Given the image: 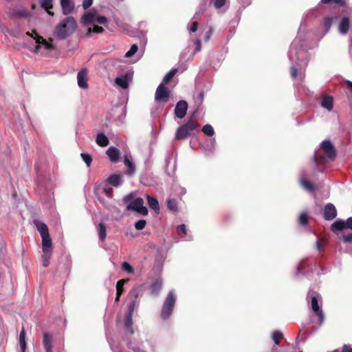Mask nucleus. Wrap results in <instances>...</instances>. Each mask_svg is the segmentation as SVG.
Returning a JSON list of instances; mask_svg holds the SVG:
<instances>
[{"label":"nucleus","mask_w":352,"mask_h":352,"mask_svg":"<svg viewBox=\"0 0 352 352\" xmlns=\"http://www.w3.org/2000/svg\"><path fill=\"white\" fill-rule=\"evenodd\" d=\"M305 41L299 37L292 43L288 52V57L291 62L290 73L292 78L298 76L300 79L305 77V71L308 65L310 55L304 47Z\"/></svg>","instance_id":"f257e3e1"},{"label":"nucleus","mask_w":352,"mask_h":352,"mask_svg":"<svg viewBox=\"0 0 352 352\" xmlns=\"http://www.w3.org/2000/svg\"><path fill=\"white\" fill-rule=\"evenodd\" d=\"M322 298L318 294L311 297L310 307L314 314L318 318H312L309 321V324H314V331L318 329L323 324L325 320V316L322 309Z\"/></svg>","instance_id":"f03ea898"},{"label":"nucleus","mask_w":352,"mask_h":352,"mask_svg":"<svg viewBox=\"0 0 352 352\" xmlns=\"http://www.w3.org/2000/svg\"><path fill=\"white\" fill-rule=\"evenodd\" d=\"M336 156V149L330 140H326L321 142L320 148L314 155L317 164H324L328 160H334Z\"/></svg>","instance_id":"7ed1b4c3"},{"label":"nucleus","mask_w":352,"mask_h":352,"mask_svg":"<svg viewBox=\"0 0 352 352\" xmlns=\"http://www.w3.org/2000/svg\"><path fill=\"white\" fill-rule=\"evenodd\" d=\"M76 29V22L73 16H68L63 19L56 27L54 35L60 40L66 38L73 34Z\"/></svg>","instance_id":"20e7f679"},{"label":"nucleus","mask_w":352,"mask_h":352,"mask_svg":"<svg viewBox=\"0 0 352 352\" xmlns=\"http://www.w3.org/2000/svg\"><path fill=\"white\" fill-rule=\"evenodd\" d=\"M177 297L174 291H170L166 296L162 307L161 318L163 320L168 319L172 315Z\"/></svg>","instance_id":"39448f33"},{"label":"nucleus","mask_w":352,"mask_h":352,"mask_svg":"<svg viewBox=\"0 0 352 352\" xmlns=\"http://www.w3.org/2000/svg\"><path fill=\"white\" fill-rule=\"evenodd\" d=\"M197 126V122L192 118H190L185 124L177 129L175 133V139H186L192 133Z\"/></svg>","instance_id":"423d86ee"},{"label":"nucleus","mask_w":352,"mask_h":352,"mask_svg":"<svg viewBox=\"0 0 352 352\" xmlns=\"http://www.w3.org/2000/svg\"><path fill=\"white\" fill-rule=\"evenodd\" d=\"M26 36L30 37L32 41L34 42V45L32 46H29V49L33 51L34 53H39L40 49L41 47H44L45 50H52L53 49V45L51 43L47 42L42 37L36 35V37H34L30 32L26 33Z\"/></svg>","instance_id":"0eeeda50"},{"label":"nucleus","mask_w":352,"mask_h":352,"mask_svg":"<svg viewBox=\"0 0 352 352\" xmlns=\"http://www.w3.org/2000/svg\"><path fill=\"white\" fill-rule=\"evenodd\" d=\"M127 210H133L142 215L148 214V209L144 206V200L141 197H138L131 201L126 206Z\"/></svg>","instance_id":"6e6552de"},{"label":"nucleus","mask_w":352,"mask_h":352,"mask_svg":"<svg viewBox=\"0 0 352 352\" xmlns=\"http://www.w3.org/2000/svg\"><path fill=\"white\" fill-rule=\"evenodd\" d=\"M208 0H203L202 2L200 3L197 10L196 11L195 14L193 16V19L195 21L190 23L188 26V29L190 32H195L197 30L198 26V22L197 21L200 19L204 14V12L206 7Z\"/></svg>","instance_id":"1a4fd4ad"},{"label":"nucleus","mask_w":352,"mask_h":352,"mask_svg":"<svg viewBox=\"0 0 352 352\" xmlns=\"http://www.w3.org/2000/svg\"><path fill=\"white\" fill-rule=\"evenodd\" d=\"M170 95V90L163 83H160L155 91V100L158 102H167Z\"/></svg>","instance_id":"9d476101"},{"label":"nucleus","mask_w":352,"mask_h":352,"mask_svg":"<svg viewBox=\"0 0 352 352\" xmlns=\"http://www.w3.org/2000/svg\"><path fill=\"white\" fill-rule=\"evenodd\" d=\"M133 72L128 70L124 75H120L116 78L115 82L122 89H126L129 87L133 77Z\"/></svg>","instance_id":"9b49d317"},{"label":"nucleus","mask_w":352,"mask_h":352,"mask_svg":"<svg viewBox=\"0 0 352 352\" xmlns=\"http://www.w3.org/2000/svg\"><path fill=\"white\" fill-rule=\"evenodd\" d=\"M188 110V103L185 100H179L178 102H177L175 107V115L177 118L179 119L184 118L186 115Z\"/></svg>","instance_id":"f8f14e48"},{"label":"nucleus","mask_w":352,"mask_h":352,"mask_svg":"<svg viewBox=\"0 0 352 352\" xmlns=\"http://www.w3.org/2000/svg\"><path fill=\"white\" fill-rule=\"evenodd\" d=\"M337 216V210L335 206L329 203L324 208V219L327 221L333 220Z\"/></svg>","instance_id":"ddd939ff"},{"label":"nucleus","mask_w":352,"mask_h":352,"mask_svg":"<svg viewBox=\"0 0 352 352\" xmlns=\"http://www.w3.org/2000/svg\"><path fill=\"white\" fill-rule=\"evenodd\" d=\"M87 69L86 68H84L81 69L80 72H78L77 74V81L79 87L82 89H87Z\"/></svg>","instance_id":"4468645a"},{"label":"nucleus","mask_w":352,"mask_h":352,"mask_svg":"<svg viewBox=\"0 0 352 352\" xmlns=\"http://www.w3.org/2000/svg\"><path fill=\"white\" fill-rule=\"evenodd\" d=\"M60 3L63 14L68 15L73 12L75 3L72 0H60Z\"/></svg>","instance_id":"2eb2a0df"},{"label":"nucleus","mask_w":352,"mask_h":352,"mask_svg":"<svg viewBox=\"0 0 352 352\" xmlns=\"http://www.w3.org/2000/svg\"><path fill=\"white\" fill-rule=\"evenodd\" d=\"M349 26H350L349 19L346 16L343 17L341 19L339 26H338L339 32L342 35L346 34L349 31Z\"/></svg>","instance_id":"dca6fc26"},{"label":"nucleus","mask_w":352,"mask_h":352,"mask_svg":"<svg viewBox=\"0 0 352 352\" xmlns=\"http://www.w3.org/2000/svg\"><path fill=\"white\" fill-rule=\"evenodd\" d=\"M106 153L111 162H116L118 161L120 153L117 148L111 146L107 150Z\"/></svg>","instance_id":"f3484780"},{"label":"nucleus","mask_w":352,"mask_h":352,"mask_svg":"<svg viewBox=\"0 0 352 352\" xmlns=\"http://www.w3.org/2000/svg\"><path fill=\"white\" fill-rule=\"evenodd\" d=\"M96 17V12H86L82 17L81 22L84 25H89L95 23Z\"/></svg>","instance_id":"a211bd4d"},{"label":"nucleus","mask_w":352,"mask_h":352,"mask_svg":"<svg viewBox=\"0 0 352 352\" xmlns=\"http://www.w3.org/2000/svg\"><path fill=\"white\" fill-rule=\"evenodd\" d=\"M42 238V250L43 252H51L52 250V239L50 234L41 236Z\"/></svg>","instance_id":"6ab92c4d"},{"label":"nucleus","mask_w":352,"mask_h":352,"mask_svg":"<svg viewBox=\"0 0 352 352\" xmlns=\"http://www.w3.org/2000/svg\"><path fill=\"white\" fill-rule=\"evenodd\" d=\"M43 346L45 350V352H51L52 349V335L45 332L43 333Z\"/></svg>","instance_id":"aec40b11"},{"label":"nucleus","mask_w":352,"mask_h":352,"mask_svg":"<svg viewBox=\"0 0 352 352\" xmlns=\"http://www.w3.org/2000/svg\"><path fill=\"white\" fill-rule=\"evenodd\" d=\"M106 182L113 187H118L122 183V176L120 175H111L107 178Z\"/></svg>","instance_id":"412c9836"},{"label":"nucleus","mask_w":352,"mask_h":352,"mask_svg":"<svg viewBox=\"0 0 352 352\" xmlns=\"http://www.w3.org/2000/svg\"><path fill=\"white\" fill-rule=\"evenodd\" d=\"M300 186L307 191L313 192L314 191V187L313 184L308 181L305 175H302L300 178Z\"/></svg>","instance_id":"4be33fe9"},{"label":"nucleus","mask_w":352,"mask_h":352,"mask_svg":"<svg viewBox=\"0 0 352 352\" xmlns=\"http://www.w3.org/2000/svg\"><path fill=\"white\" fill-rule=\"evenodd\" d=\"M133 315H131L130 314H126L124 317V328L127 333L130 334H133L134 333L133 329V319H132Z\"/></svg>","instance_id":"5701e85b"},{"label":"nucleus","mask_w":352,"mask_h":352,"mask_svg":"<svg viewBox=\"0 0 352 352\" xmlns=\"http://www.w3.org/2000/svg\"><path fill=\"white\" fill-rule=\"evenodd\" d=\"M146 200L149 207L153 210L157 214L160 212V208L157 199L148 195H146Z\"/></svg>","instance_id":"b1692460"},{"label":"nucleus","mask_w":352,"mask_h":352,"mask_svg":"<svg viewBox=\"0 0 352 352\" xmlns=\"http://www.w3.org/2000/svg\"><path fill=\"white\" fill-rule=\"evenodd\" d=\"M163 280L161 277H159L154 283L151 285V294L153 296H157L162 287Z\"/></svg>","instance_id":"393cba45"},{"label":"nucleus","mask_w":352,"mask_h":352,"mask_svg":"<svg viewBox=\"0 0 352 352\" xmlns=\"http://www.w3.org/2000/svg\"><path fill=\"white\" fill-rule=\"evenodd\" d=\"M38 231L39 232L41 236L50 234L47 225L38 220L34 221Z\"/></svg>","instance_id":"a878e982"},{"label":"nucleus","mask_w":352,"mask_h":352,"mask_svg":"<svg viewBox=\"0 0 352 352\" xmlns=\"http://www.w3.org/2000/svg\"><path fill=\"white\" fill-rule=\"evenodd\" d=\"M177 233L179 235H181L182 234H184V236H181V239L184 241H190L192 239V236L190 235L187 234V230L186 225L182 224L177 226Z\"/></svg>","instance_id":"bb28decb"},{"label":"nucleus","mask_w":352,"mask_h":352,"mask_svg":"<svg viewBox=\"0 0 352 352\" xmlns=\"http://www.w3.org/2000/svg\"><path fill=\"white\" fill-rule=\"evenodd\" d=\"M344 229H346V223H345V221H344L341 219L336 220L331 226V230L333 232H336L337 231H341V230H343Z\"/></svg>","instance_id":"cd10ccee"},{"label":"nucleus","mask_w":352,"mask_h":352,"mask_svg":"<svg viewBox=\"0 0 352 352\" xmlns=\"http://www.w3.org/2000/svg\"><path fill=\"white\" fill-rule=\"evenodd\" d=\"M321 106L329 111H331L333 109V98L330 96H324L322 100Z\"/></svg>","instance_id":"c85d7f7f"},{"label":"nucleus","mask_w":352,"mask_h":352,"mask_svg":"<svg viewBox=\"0 0 352 352\" xmlns=\"http://www.w3.org/2000/svg\"><path fill=\"white\" fill-rule=\"evenodd\" d=\"M96 142L98 145L102 147L107 146L109 143L108 138L103 133H98Z\"/></svg>","instance_id":"c756f323"},{"label":"nucleus","mask_w":352,"mask_h":352,"mask_svg":"<svg viewBox=\"0 0 352 352\" xmlns=\"http://www.w3.org/2000/svg\"><path fill=\"white\" fill-rule=\"evenodd\" d=\"M52 1L53 0H39L41 7L52 16L54 15V13L50 12V10L53 8Z\"/></svg>","instance_id":"7c9ffc66"},{"label":"nucleus","mask_w":352,"mask_h":352,"mask_svg":"<svg viewBox=\"0 0 352 352\" xmlns=\"http://www.w3.org/2000/svg\"><path fill=\"white\" fill-rule=\"evenodd\" d=\"M124 165L128 168L127 173L132 175L135 172V167L130 157L125 155L124 159Z\"/></svg>","instance_id":"2f4dec72"},{"label":"nucleus","mask_w":352,"mask_h":352,"mask_svg":"<svg viewBox=\"0 0 352 352\" xmlns=\"http://www.w3.org/2000/svg\"><path fill=\"white\" fill-rule=\"evenodd\" d=\"M25 337H26V333H25L24 329H23L21 331L20 334H19V342L21 352H25V350H26Z\"/></svg>","instance_id":"473e14b6"},{"label":"nucleus","mask_w":352,"mask_h":352,"mask_svg":"<svg viewBox=\"0 0 352 352\" xmlns=\"http://www.w3.org/2000/svg\"><path fill=\"white\" fill-rule=\"evenodd\" d=\"M98 232L99 239L104 241L107 236V228L103 223H100L98 226Z\"/></svg>","instance_id":"72a5a7b5"},{"label":"nucleus","mask_w":352,"mask_h":352,"mask_svg":"<svg viewBox=\"0 0 352 352\" xmlns=\"http://www.w3.org/2000/svg\"><path fill=\"white\" fill-rule=\"evenodd\" d=\"M126 280H120L117 284H116V290H117V294H116V301H118L119 299H120V297L123 292V286L124 285V283H126Z\"/></svg>","instance_id":"f704fd0d"},{"label":"nucleus","mask_w":352,"mask_h":352,"mask_svg":"<svg viewBox=\"0 0 352 352\" xmlns=\"http://www.w3.org/2000/svg\"><path fill=\"white\" fill-rule=\"evenodd\" d=\"M338 20V17L336 16H331L326 17L324 21V25L325 27L326 31L328 32L332 25V23Z\"/></svg>","instance_id":"c9c22d12"},{"label":"nucleus","mask_w":352,"mask_h":352,"mask_svg":"<svg viewBox=\"0 0 352 352\" xmlns=\"http://www.w3.org/2000/svg\"><path fill=\"white\" fill-rule=\"evenodd\" d=\"M177 69H172L170 71H169L163 78L162 82L164 84L168 83L170 80L173 78L175 74L177 73Z\"/></svg>","instance_id":"e433bc0d"},{"label":"nucleus","mask_w":352,"mask_h":352,"mask_svg":"<svg viewBox=\"0 0 352 352\" xmlns=\"http://www.w3.org/2000/svg\"><path fill=\"white\" fill-rule=\"evenodd\" d=\"M320 3L329 4V5L336 4V5L340 6H343L345 5L346 1L345 0H321Z\"/></svg>","instance_id":"4c0bfd02"},{"label":"nucleus","mask_w":352,"mask_h":352,"mask_svg":"<svg viewBox=\"0 0 352 352\" xmlns=\"http://www.w3.org/2000/svg\"><path fill=\"white\" fill-rule=\"evenodd\" d=\"M168 208L174 212H177V201L175 199H170L167 201Z\"/></svg>","instance_id":"58836bf2"},{"label":"nucleus","mask_w":352,"mask_h":352,"mask_svg":"<svg viewBox=\"0 0 352 352\" xmlns=\"http://www.w3.org/2000/svg\"><path fill=\"white\" fill-rule=\"evenodd\" d=\"M298 223L302 226H305L309 223V217L307 212H302L298 218Z\"/></svg>","instance_id":"ea45409f"},{"label":"nucleus","mask_w":352,"mask_h":352,"mask_svg":"<svg viewBox=\"0 0 352 352\" xmlns=\"http://www.w3.org/2000/svg\"><path fill=\"white\" fill-rule=\"evenodd\" d=\"M104 32V29L98 25H94L93 28H89L87 30V32L85 34L86 36L89 37L92 32L94 33H102Z\"/></svg>","instance_id":"a19ab883"},{"label":"nucleus","mask_w":352,"mask_h":352,"mask_svg":"<svg viewBox=\"0 0 352 352\" xmlns=\"http://www.w3.org/2000/svg\"><path fill=\"white\" fill-rule=\"evenodd\" d=\"M203 133L208 136H212L214 133L213 127L210 124H206L202 128Z\"/></svg>","instance_id":"79ce46f5"},{"label":"nucleus","mask_w":352,"mask_h":352,"mask_svg":"<svg viewBox=\"0 0 352 352\" xmlns=\"http://www.w3.org/2000/svg\"><path fill=\"white\" fill-rule=\"evenodd\" d=\"M13 15L17 16L21 18H28L30 16V13L25 10H14Z\"/></svg>","instance_id":"37998d69"},{"label":"nucleus","mask_w":352,"mask_h":352,"mask_svg":"<svg viewBox=\"0 0 352 352\" xmlns=\"http://www.w3.org/2000/svg\"><path fill=\"white\" fill-rule=\"evenodd\" d=\"M283 338V334L281 332L276 331L272 333V339L274 341V344L278 345L280 343V339Z\"/></svg>","instance_id":"c03bdc74"},{"label":"nucleus","mask_w":352,"mask_h":352,"mask_svg":"<svg viewBox=\"0 0 352 352\" xmlns=\"http://www.w3.org/2000/svg\"><path fill=\"white\" fill-rule=\"evenodd\" d=\"M80 156L87 166L89 167L92 162V157L87 153H81Z\"/></svg>","instance_id":"a18cd8bd"},{"label":"nucleus","mask_w":352,"mask_h":352,"mask_svg":"<svg viewBox=\"0 0 352 352\" xmlns=\"http://www.w3.org/2000/svg\"><path fill=\"white\" fill-rule=\"evenodd\" d=\"M138 47L136 44H133L131 46L129 50L126 52L124 57L130 58L133 56L138 51Z\"/></svg>","instance_id":"49530a36"},{"label":"nucleus","mask_w":352,"mask_h":352,"mask_svg":"<svg viewBox=\"0 0 352 352\" xmlns=\"http://www.w3.org/2000/svg\"><path fill=\"white\" fill-rule=\"evenodd\" d=\"M51 257V252H43L42 256V265L43 267H47L50 264Z\"/></svg>","instance_id":"de8ad7c7"},{"label":"nucleus","mask_w":352,"mask_h":352,"mask_svg":"<svg viewBox=\"0 0 352 352\" xmlns=\"http://www.w3.org/2000/svg\"><path fill=\"white\" fill-rule=\"evenodd\" d=\"M122 269L127 274H133L134 272L133 267L126 261H124L122 264Z\"/></svg>","instance_id":"09e8293b"},{"label":"nucleus","mask_w":352,"mask_h":352,"mask_svg":"<svg viewBox=\"0 0 352 352\" xmlns=\"http://www.w3.org/2000/svg\"><path fill=\"white\" fill-rule=\"evenodd\" d=\"M146 222L144 219H140L135 223L134 226L137 230H141L144 228V227L146 226Z\"/></svg>","instance_id":"8fccbe9b"},{"label":"nucleus","mask_w":352,"mask_h":352,"mask_svg":"<svg viewBox=\"0 0 352 352\" xmlns=\"http://www.w3.org/2000/svg\"><path fill=\"white\" fill-rule=\"evenodd\" d=\"M95 22L106 26L107 24V19L104 16H98L96 14Z\"/></svg>","instance_id":"3c124183"},{"label":"nucleus","mask_w":352,"mask_h":352,"mask_svg":"<svg viewBox=\"0 0 352 352\" xmlns=\"http://www.w3.org/2000/svg\"><path fill=\"white\" fill-rule=\"evenodd\" d=\"M135 307H136V300H135V299H134L129 303V305L128 306V310L126 314H130L131 315H133Z\"/></svg>","instance_id":"603ef678"},{"label":"nucleus","mask_w":352,"mask_h":352,"mask_svg":"<svg viewBox=\"0 0 352 352\" xmlns=\"http://www.w3.org/2000/svg\"><path fill=\"white\" fill-rule=\"evenodd\" d=\"M102 192L109 198L113 197V189L110 187L104 186L102 188Z\"/></svg>","instance_id":"864d4df0"},{"label":"nucleus","mask_w":352,"mask_h":352,"mask_svg":"<svg viewBox=\"0 0 352 352\" xmlns=\"http://www.w3.org/2000/svg\"><path fill=\"white\" fill-rule=\"evenodd\" d=\"M213 3L216 9H220L225 5L226 0H213Z\"/></svg>","instance_id":"5fc2aeb1"},{"label":"nucleus","mask_w":352,"mask_h":352,"mask_svg":"<svg viewBox=\"0 0 352 352\" xmlns=\"http://www.w3.org/2000/svg\"><path fill=\"white\" fill-rule=\"evenodd\" d=\"M135 194L134 192H131L128 194L127 195L124 196L122 199V201L124 204H127L130 201H131L133 197H135Z\"/></svg>","instance_id":"6e6d98bb"},{"label":"nucleus","mask_w":352,"mask_h":352,"mask_svg":"<svg viewBox=\"0 0 352 352\" xmlns=\"http://www.w3.org/2000/svg\"><path fill=\"white\" fill-rule=\"evenodd\" d=\"M94 0H84L82 2V8L84 10H87L93 4Z\"/></svg>","instance_id":"4d7b16f0"},{"label":"nucleus","mask_w":352,"mask_h":352,"mask_svg":"<svg viewBox=\"0 0 352 352\" xmlns=\"http://www.w3.org/2000/svg\"><path fill=\"white\" fill-rule=\"evenodd\" d=\"M195 53H197L199 52L201 49V41L199 39H197L195 41Z\"/></svg>","instance_id":"13d9d810"},{"label":"nucleus","mask_w":352,"mask_h":352,"mask_svg":"<svg viewBox=\"0 0 352 352\" xmlns=\"http://www.w3.org/2000/svg\"><path fill=\"white\" fill-rule=\"evenodd\" d=\"M343 241L345 243H351L352 242V233H349L343 236L342 237Z\"/></svg>","instance_id":"bf43d9fd"},{"label":"nucleus","mask_w":352,"mask_h":352,"mask_svg":"<svg viewBox=\"0 0 352 352\" xmlns=\"http://www.w3.org/2000/svg\"><path fill=\"white\" fill-rule=\"evenodd\" d=\"M341 352H352V346L350 344H344Z\"/></svg>","instance_id":"052dcab7"},{"label":"nucleus","mask_w":352,"mask_h":352,"mask_svg":"<svg viewBox=\"0 0 352 352\" xmlns=\"http://www.w3.org/2000/svg\"><path fill=\"white\" fill-rule=\"evenodd\" d=\"M346 228L351 229L352 230V217H349L345 221Z\"/></svg>","instance_id":"680f3d73"},{"label":"nucleus","mask_w":352,"mask_h":352,"mask_svg":"<svg viewBox=\"0 0 352 352\" xmlns=\"http://www.w3.org/2000/svg\"><path fill=\"white\" fill-rule=\"evenodd\" d=\"M103 205L108 209V210H118V208L117 207H116L115 206H113V205H111V204H106L104 203V201H100Z\"/></svg>","instance_id":"e2e57ef3"},{"label":"nucleus","mask_w":352,"mask_h":352,"mask_svg":"<svg viewBox=\"0 0 352 352\" xmlns=\"http://www.w3.org/2000/svg\"><path fill=\"white\" fill-rule=\"evenodd\" d=\"M212 33V29L210 28L205 34V41H208L210 38V36Z\"/></svg>","instance_id":"0e129e2a"},{"label":"nucleus","mask_w":352,"mask_h":352,"mask_svg":"<svg viewBox=\"0 0 352 352\" xmlns=\"http://www.w3.org/2000/svg\"><path fill=\"white\" fill-rule=\"evenodd\" d=\"M316 248L318 251L323 250V245L321 244V243L319 241H316Z\"/></svg>","instance_id":"69168bd1"},{"label":"nucleus","mask_w":352,"mask_h":352,"mask_svg":"<svg viewBox=\"0 0 352 352\" xmlns=\"http://www.w3.org/2000/svg\"><path fill=\"white\" fill-rule=\"evenodd\" d=\"M199 98L200 100V103H202L204 98V91H201L199 94Z\"/></svg>","instance_id":"338daca9"},{"label":"nucleus","mask_w":352,"mask_h":352,"mask_svg":"<svg viewBox=\"0 0 352 352\" xmlns=\"http://www.w3.org/2000/svg\"><path fill=\"white\" fill-rule=\"evenodd\" d=\"M302 268V262L299 263L298 265V266H297V272H298V274L301 272Z\"/></svg>","instance_id":"774afa93"}]
</instances>
